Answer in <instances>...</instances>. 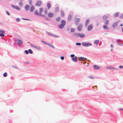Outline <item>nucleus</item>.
Instances as JSON below:
<instances>
[{
	"instance_id": "nucleus-41",
	"label": "nucleus",
	"mask_w": 123,
	"mask_h": 123,
	"mask_svg": "<svg viewBox=\"0 0 123 123\" xmlns=\"http://www.w3.org/2000/svg\"><path fill=\"white\" fill-rule=\"evenodd\" d=\"M70 27L69 26H68L67 27L66 30L67 31H69L70 29Z\"/></svg>"
},
{
	"instance_id": "nucleus-49",
	"label": "nucleus",
	"mask_w": 123,
	"mask_h": 123,
	"mask_svg": "<svg viewBox=\"0 0 123 123\" xmlns=\"http://www.w3.org/2000/svg\"><path fill=\"white\" fill-rule=\"evenodd\" d=\"M119 18L121 19H123V13L121 15Z\"/></svg>"
},
{
	"instance_id": "nucleus-2",
	"label": "nucleus",
	"mask_w": 123,
	"mask_h": 123,
	"mask_svg": "<svg viewBox=\"0 0 123 123\" xmlns=\"http://www.w3.org/2000/svg\"><path fill=\"white\" fill-rule=\"evenodd\" d=\"M15 42H18L17 44L19 46L22 45L23 44V41L20 39H16L15 40Z\"/></svg>"
},
{
	"instance_id": "nucleus-39",
	"label": "nucleus",
	"mask_w": 123,
	"mask_h": 123,
	"mask_svg": "<svg viewBox=\"0 0 123 123\" xmlns=\"http://www.w3.org/2000/svg\"><path fill=\"white\" fill-rule=\"evenodd\" d=\"M41 41L42 42V43H43L44 44H45L46 45H47V44L48 43H47L46 41H44L42 40H41Z\"/></svg>"
},
{
	"instance_id": "nucleus-59",
	"label": "nucleus",
	"mask_w": 123,
	"mask_h": 123,
	"mask_svg": "<svg viewBox=\"0 0 123 123\" xmlns=\"http://www.w3.org/2000/svg\"><path fill=\"white\" fill-rule=\"evenodd\" d=\"M45 19H46V20H50V19H49V18H45Z\"/></svg>"
},
{
	"instance_id": "nucleus-8",
	"label": "nucleus",
	"mask_w": 123,
	"mask_h": 123,
	"mask_svg": "<svg viewBox=\"0 0 123 123\" xmlns=\"http://www.w3.org/2000/svg\"><path fill=\"white\" fill-rule=\"evenodd\" d=\"M30 46H31V47H33L35 48L36 49H37L38 50V49H41V48L40 47H37V46H35L33 45L32 44H30Z\"/></svg>"
},
{
	"instance_id": "nucleus-53",
	"label": "nucleus",
	"mask_w": 123,
	"mask_h": 123,
	"mask_svg": "<svg viewBox=\"0 0 123 123\" xmlns=\"http://www.w3.org/2000/svg\"><path fill=\"white\" fill-rule=\"evenodd\" d=\"M16 20L17 22H19L20 21V19L19 18H17L16 19Z\"/></svg>"
},
{
	"instance_id": "nucleus-61",
	"label": "nucleus",
	"mask_w": 123,
	"mask_h": 123,
	"mask_svg": "<svg viewBox=\"0 0 123 123\" xmlns=\"http://www.w3.org/2000/svg\"><path fill=\"white\" fill-rule=\"evenodd\" d=\"M111 47L112 48L113 47V45L112 44H111Z\"/></svg>"
},
{
	"instance_id": "nucleus-25",
	"label": "nucleus",
	"mask_w": 123,
	"mask_h": 123,
	"mask_svg": "<svg viewBox=\"0 0 123 123\" xmlns=\"http://www.w3.org/2000/svg\"><path fill=\"white\" fill-rule=\"evenodd\" d=\"M99 42V41L98 40H96L94 42V44L96 45H97Z\"/></svg>"
},
{
	"instance_id": "nucleus-38",
	"label": "nucleus",
	"mask_w": 123,
	"mask_h": 123,
	"mask_svg": "<svg viewBox=\"0 0 123 123\" xmlns=\"http://www.w3.org/2000/svg\"><path fill=\"white\" fill-rule=\"evenodd\" d=\"M5 33H1L0 34V36L1 37H3L5 36L4 34Z\"/></svg>"
},
{
	"instance_id": "nucleus-33",
	"label": "nucleus",
	"mask_w": 123,
	"mask_h": 123,
	"mask_svg": "<svg viewBox=\"0 0 123 123\" xmlns=\"http://www.w3.org/2000/svg\"><path fill=\"white\" fill-rule=\"evenodd\" d=\"M118 15L119 13L118 12H117L114 14V16L115 17H117L118 16Z\"/></svg>"
},
{
	"instance_id": "nucleus-15",
	"label": "nucleus",
	"mask_w": 123,
	"mask_h": 123,
	"mask_svg": "<svg viewBox=\"0 0 123 123\" xmlns=\"http://www.w3.org/2000/svg\"><path fill=\"white\" fill-rule=\"evenodd\" d=\"M93 28V26L92 25H90L88 26L87 27V30L89 31H91Z\"/></svg>"
},
{
	"instance_id": "nucleus-31",
	"label": "nucleus",
	"mask_w": 123,
	"mask_h": 123,
	"mask_svg": "<svg viewBox=\"0 0 123 123\" xmlns=\"http://www.w3.org/2000/svg\"><path fill=\"white\" fill-rule=\"evenodd\" d=\"M59 9L58 7H56L55 8V11L56 12H57L59 11Z\"/></svg>"
},
{
	"instance_id": "nucleus-60",
	"label": "nucleus",
	"mask_w": 123,
	"mask_h": 123,
	"mask_svg": "<svg viewBox=\"0 0 123 123\" xmlns=\"http://www.w3.org/2000/svg\"><path fill=\"white\" fill-rule=\"evenodd\" d=\"M99 25V23H97L96 25L97 26H98Z\"/></svg>"
},
{
	"instance_id": "nucleus-22",
	"label": "nucleus",
	"mask_w": 123,
	"mask_h": 123,
	"mask_svg": "<svg viewBox=\"0 0 123 123\" xmlns=\"http://www.w3.org/2000/svg\"><path fill=\"white\" fill-rule=\"evenodd\" d=\"M47 45H48L49 46L52 47V48L53 49L55 48V47L53 46V45L50 43H48L47 44Z\"/></svg>"
},
{
	"instance_id": "nucleus-62",
	"label": "nucleus",
	"mask_w": 123,
	"mask_h": 123,
	"mask_svg": "<svg viewBox=\"0 0 123 123\" xmlns=\"http://www.w3.org/2000/svg\"><path fill=\"white\" fill-rule=\"evenodd\" d=\"M123 25V24H120V26H122Z\"/></svg>"
},
{
	"instance_id": "nucleus-55",
	"label": "nucleus",
	"mask_w": 123,
	"mask_h": 123,
	"mask_svg": "<svg viewBox=\"0 0 123 123\" xmlns=\"http://www.w3.org/2000/svg\"><path fill=\"white\" fill-rule=\"evenodd\" d=\"M22 19L23 20H29V19H28L25 18H22Z\"/></svg>"
},
{
	"instance_id": "nucleus-32",
	"label": "nucleus",
	"mask_w": 123,
	"mask_h": 123,
	"mask_svg": "<svg viewBox=\"0 0 123 123\" xmlns=\"http://www.w3.org/2000/svg\"><path fill=\"white\" fill-rule=\"evenodd\" d=\"M23 5V3L22 1L19 2V5L20 6H22Z\"/></svg>"
},
{
	"instance_id": "nucleus-57",
	"label": "nucleus",
	"mask_w": 123,
	"mask_h": 123,
	"mask_svg": "<svg viewBox=\"0 0 123 123\" xmlns=\"http://www.w3.org/2000/svg\"><path fill=\"white\" fill-rule=\"evenodd\" d=\"M12 67L14 68H16V69H17V67L16 66H12Z\"/></svg>"
},
{
	"instance_id": "nucleus-34",
	"label": "nucleus",
	"mask_w": 123,
	"mask_h": 123,
	"mask_svg": "<svg viewBox=\"0 0 123 123\" xmlns=\"http://www.w3.org/2000/svg\"><path fill=\"white\" fill-rule=\"evenodd\" d=\"M29 2L30 5L31 6L32 5V1L31 0H29Z\"/></svg>"
},
{
	"instance_id": "nucleus-16",
	"label": "nucleus",
	"mask_w": 123,
	"mask_h": 123,
	"mask_svg": "<svg viewBox=\"0 0 123 123\" xmlns=\"http://www.w3.org/2000/svg\"><path fill=\"white\" fill-rule=\"evenodd\" d=\"M72 60L75 62H76L78 60L77 57L76 56H75L74 57L72 58Z\"/></svg>"
},
{
	"instance_id": "nucleus-29",
	"label": "nucleus",
	"mask_w": 123,
	"mask_h": 123,
	"mask_svg": "<svg viewBox=\"0 0 123 123\" xmlns=\"http://www.w3.org/2000/svg\"><path fill=\"white\" fill-rule=\"evenodd\" d=\"M74 36L76 37H77L78 36V33L75 32L73 33Z\"/></svg>"
},
{
	"instance_id": "nucleus-17",
	"label": "nucleus",
	"mask_w": 123,
	"mask_h": 123,
	"mask_svg": "<svg viewBox=\"0 0 123 123\" xmlns=\"http://www.w3.org/2000/svg\"><path fill=\"white\" fill-rule=\"evenodd\" d=\"M72 17V15L71 14H69L68 15V21H70L71 20Z\"/></svg>"
},
{
	"instance_id": "nucleus-12",
	"label": "nucleus",
	"mask_w": 123,
	"mask_h": 123,
	"mask_svg": "<svg viewBox=\"0 0 123 123\" xmlns=\"http://www.w3.org/2000/svg\"><path fill=\"white\" fill-rule=\"evenodd\" d=\"M41 4V1H38L36 3L35 5L36 6H40Z\"/></svg>"
},
{
	"instance_id": "nucleus-13",
	"label": "nucleus",
	"mask_w": 123,
	"mask_h": 123,
	"mask_svg": "<svg viewBox=\"0 0 123 123\" xmlns=\"http://www.w3.org/2000/svg\"><path fill=\"white\" fill-rule=\"evenodd\" d=\"M48 16L49 18H52L54 16V14L52 13L49 12L48 14Z\"/></svg>"
},
{
	"instance_id": "nucleus-36",
	"label": "nucleus",
	"mask_w": 123,
	"mask_h": 123,
	"mask_svg": "<svg viewBox=\"0 0 123 123\" xmlns=\"http://www.w3.org/2000/svg\"><path fill=\"white\" fill-rule=\"evenodd\" d=\"M7 74L6 72L4 73L3 74V76L4 77H6L7 76Z\"/></svg>"
},
{
	"instance_id": "nucleus-52",
	"label": "nucleus",
	"mask_w": 123,
	"mask_h": 123,
	"mask_svg": "<svg viewBox=\"0 0 123 123\" xmlns=\"http://www.w3.org/2000/svg\"><path fill=\"white\" fill-rule=\"evenodd\" d=\"M75 56V55L73 54H71L70 55V57H71L73 58Z\"/></svg>"
},
{
	"instance_id": "nucleus-21",
	"label": "nucleus",
	"mask_w": 123,
	"mask_h": 123,
	"mask_svg": "<svg viewBox=\"0 0 123 123\" xmlns=\"http://www.w3.org/2000/svg\"><path fill=\"white\" fill-rule=\"evenodd\" d=\"M61 18L60 17H58L55 20L57 22H59L60 21V20H61Z\"/></svg>"
},
{
	"instance_id": "nucleus-56",
	"label": "nucleus",
	"mask_w": 123,
	"mask_h": 123,
	"mask_svg": "<svg viewBox=\"0 0 123 123\" xmlns=\"http://www.w3.org/2000/svg\"><path fill=\"white\" fill-rule=\"evenodd\" d=\"M119 68H123V66H119Z\"/></svg>"
},
{
	"instance_id": "nucleus-10",
	"label": "nucleus",
	"mask_w": 123,
	"mask_h": 123,
	"mask_svg": "<svg viewBox=\"0 0 123 123\" xmlns=\"http://www.w3.org/2000/svg\"><path fill=\"white\" fill-rule=\"evenodd\" d=\"M25 10L28 11L30 8V6L28 5H26L25 6Z\"/></svg>"
},
{
	"instance_id": "nucleus-58",
	"label": "nucleus",
	"mask_w": 123,
	"mask_h": 123,
	"mask_svg": "<svg viewBox=\"0 0 123 123\" xmlns=\"http://www.w3.org/2000/svg\"><path fill=\"white\" fill-rule=\"evenodd\" d=\"M115 70H118V69L117 68H114V69Z\"/></svg>"
},
{
	"instance_id": "nucleus-1",
	"label": "nucleus",
	"mask_w": 123,
	"mask_h": 123,
	"mask_svg": "<svg viewBox=\"0 0 123 123\" xmlns=\"http://www.w3.org/2000/svg\"><path fill=\"white\" fill-rule=\"evenodd\" d=\"M66 22L64 20H62L61 21V24L58 25L60 29L63 28L66 25Z\"/></svg>"
},
{
	"instance_id": "nucleus-27",
	"label": "nucleus",
	"mask_w": 123,
	"mask_h": 123,
	"mask_svg": "<svg viewBox=\"0 0 123 123\" xmlns=\"http://www.w3.org/2000/svg\"><path fill=\"white\" fill-rule=\"evenodd\" d=\"M43 9L42 8H41L39 9V13H41L43 11Z\"/></svg>"
},
{
	"instance_id": "nucleus-48",
	"label": "nucleus",
	"mask_w": 123,
	"mask_h": 123,
	"mask_svg": "<svg viewBox=\"0 0 123 123\" xmlns=\"http://www.w3.org/2000/svg\"><path fill=\"white\" fill-rule=\"evenodd\" d=\"M6 14H7L9 16L10 15V13L7 11H6Z\"/></svg>"
},
{
	"instance_id": "nucleus-44",
	"label": "nucleus",
	"mask_w": 123,
	"mask_h": 123,
	"mask_svg": "<svg viewBox=\"0 0 123 123\" xmlns=\"http://www.w3.org/2000/svg\"><path fill=\"white\" fill-rule=\"evenodd\" d=\"M114 68L112 67L111 66H108V69H114Z\"/></svg>"
},
{
	"instance_id": "nucleus-24",
	"label": "nucleus",
	"mask_w": 123,
	"mask_h": 123,
	"mask_svg": "<svg viewBox=\"0 0 123 123\" xmlns=\"http://www.w3.org/2000/svg\"><path fill=\"white\" fill-rule=\"evenodd\" d=\"M61 14L62 17H63L64 16V13L62 10H61Z\"/></svg>"
},
{
	"instance_id": "nucleus-9",
	"label": "nucleus",
	"mask_w": 123,
	"mask_h": 123,
	"mask_svg": "<svg viewBox=\"0 0 123 123\" xmlns=\"http://www.w3.org/2000/svg\"><path fill=\"white\" fill-rule=\"evenodd\" d=\"M80 20V19L78 18H76L75 19V23L76 25H78Z\"/></svg>"
},
{
	"instance_id": "nucleus-30",
	"label": "nucleus",
	"mask_w": 123,
	"mask_h": 123,
	"mask_svg": "<svg viewBox=\"0 0 123 123\" xmlns=\"http://www.w3.org/2000/svg\"><path fill=\"white\" fill-rule=\"evenodd\" d=\"M117 43L119 45H122V43H120L118 41L119 40V39H117Z\"/></svg>"
},
{
	"instance_id": "nucleus-20",
	"label": "nucleus",
	"mask_w": 123,
	"mask_h": 123,
	"mask_svg": "<svg viewBox=\"0 0 123 123\" xmlns=\"http://www.w3.org/2000/svg\"><path fill=\"white\" fill-rule=\"evenodd\" d=\"M47 7L48 9H49L51 7V6L50 3L48 2L47 4Z\"/></svg>"
},
{
	"instance_id": "nucleus-11",
	"label": "nucleus",
	"mask_w": 123,
	"mask_h": 123,
	"mask_svg": "<svg viewBox=\"0 0 123 123\" xmlns=\"http://www.w3.org/2000/svg\"><path fill=\"white\" fill-rule=\"evenodd\" d=\"M79 59L80 60H81L83 61H85L87 60V59L86 58L82 57H80L79 58Z\"/></svg>"
},
{
	"instance_id": "nucleus-54",
	"label": "nucleus",
	"mask_w": 123,
	"mask_h": 123,
	"mask_svg": "<svg viewBox=\"0 0 123 123\" xmlns=\"http://www.w3.org/2000/svg\"><path fill=\"white\" fill-rule=\"evenodd\" d=\"M105 24H108V20H106L105 22Z\"/></svg>"
},
{
	"instance_id": "nucleus-6",
	"label": "nucleus",
	"mask_w": 123,
	"mask_h": 123,
	"mask_svg": "<svg viewBox=\"0 0 123 123\" xmlns=\"http://www.w3.org/2000/svg\"><path fill=\"white\" fill-rule=\"evenodd\" d=\"M78 36L80 38H83L84 37L86 36V35L83 33H78Z\"/></svg>"
},
{
	"instance_id": "nucleus-50",
	"label": "nucleus",
	"mask_w": 123,
	"mask_h": 123,
	"mask_svg": "<svg viewBox=\"0 0 123 123\" xmlns=\"http://www.w3.org/2000/svg\"><path fill=\"white\" fill-rule=\"evenodd\" d=\"M88 77L92 79H94V78L92 76H89Z\"/></svg>"
},
{
	"instance_id": "nucleus-63",
	"label": "nucleus",
	"mask_w": 123,
	"mask_h": 123,
	"mask_svg": "<svg viewBox=\"0 0 123 123\" xmlns=\"http://www.w3.org/2000/svg\"><path fill=\"white\" fill-rule=\"evenodd\" d=\"M121 30H122V31L123 32V27L122 28Z\"/></svg>"
},
{
	"instance_id": "nucleus-43",
	"label": "nucleus",
	"mask_w": 123,
	"mask_h": 123,
	"mask_svg": "<svg viewBox=\"0 0 123 123\" xmlns=\"http://www.w3.org/2000/svg\"><path fill=\"white\" fill-rule=\"evenodd\" d=\"M38 16L43 17L44 16V15L41 14V13H39L38 14Z\"/></svg>"
},
{
	"instance_id": "nucleus-19",
	"label": "nucleus",
	"mask_w": 123,
	"mask_h": 123,
	"mask_svg": "<svg viewBox=\"0 0 123 123\" xmlns=\"http://www.w3.org/2000/svg\"><path fill=\"white\" fill-rule=\"evenodd\" d=\"M117 22H114L112 25V26L113 27L115 28L117 27Z\"/></svg>"
},
{
	"instance_id": "nucleus-35",
	"label": "nucleus",
	"mask_w": 123,
	"mask_h": 123,
	"mask_svg": "<svg viewBox=\"0 0 123 123\" xmlns=\"http://www.w3.org/2000/svg\"><path fill=\"white\" fill-rule=\"evenodd\" d=\"M28 50L29 53L30 54H32L33 53V51L31 49H29Z\"/></svg>"
},
{
	"instance_id": "nucleus-45",
	"label": "nucleus",
	"mask_w": 123,
	"mask_h": 123,
	"mask_svg": "<svg viewBox=\"0 0 123 123\" xmlns=\"http://www.w3.org/2000/svg\"><path fill=\"white\" fill-rule=\"evenodd\" d=\"M25 52L26 54H29L28 50H26L25 51Z\"/></svg>"
},
{
	"instance_id": "nucleus-28",
	"label": "nucleus",
	"mask_w": 123,
	"mask_h": 123,
	"mask_svg": "<svg viewBox=\"0 0 123 123\" xmlns=\"http://www.w3.org/2000/svg\"><path fill=\"white\" fill-rule=\"evenodd\" d=\"M34 14L36 15H38L39 13L38 11L37 10H36L34 12Z\"/></svg>"
},
{
	"instance_id": "nucleus-47",
	"label": "nucleus",
	"mask_w": 123,
	"mask_h": 123,
	"mask_svg": "<svg viewBox=\"0 0 123 123\" xmlns=\"http://www.w3.org/2000/svg\"><path fill=\"white\" fill-rule=\"evenodd\" d=\"M103 28L104 29H108V27H107L106 25H104L103 26Z\"/></svg>"
},
{
	"instance_id": "nucleus-14",
	"label": "nucleus",
	"mask_w": 123,
	"mask_h": 123,
	"mask_svg": "<svg viewBox=\"0 0 123 123\" xmlns=\"http://www.w3.org/2000/svg\"><path fill=\"white\" fill-rule=\"evenodd\" d=\"M89 21L90 20L88 19H87L86 20L85 24V27H86L87 26V25L89 23Z\"/></svg>"
},
{
	"instance_id": "nucleus-42",
	"label": "nucleus",
	"mask_w": 123,
	"mask_h": 123,
	"mask_svg": "<svg viewBox=\"0 0 123 123\" xmlns=\"http://www.w3.org/2000/svg\"><path fill=\"white\" fill-rule=\"evenodd\" d=\"M0 33H5V31L4 30H0Z\"/></svg>"
},
{
	"instance_id": "nucleus-4",
	"label": "nucleus",
	"mask_w": 123,
	"mask_h": 123,
	"mask_svg": "<svg viewBox=\"0 0 123 123\" xmlns=\"http://www.w3.org/2000/svg\"><path fill=\"white\" fill-rule=\"evenodd\" d=\"M46 33L49 36H51L54 37H58L59 36H56L54 34H52L51 33L49 32H46Z\"/></svg>"
},
{
	"instance_id": "nucleus-23",
	"label": "nucleus",
	"mask_w": 123,
	"mask_h": 123,
	"mask_svg": "<svg viewBox=\"0 0 123 123\" xmlns=\"http://www.w3.org/2000/svg\"><path fill=\"white\" fill-rule=\"evenodd\" d=\"M35 9V8L33 6H32L31 7V9H30V12H32L33 11L34 9Z\"/></svg>"
},
{
	"instance_id": "nucleus-51",
	"label": "nucleus",
	"mask_w": 123,
	"mask_h": 123,
	"mask_svg": "<svg viewBox=\"0 0 123 123\" xmlns=\"http://www.w3.org/2000/svg\"><path fill=\"white\" fill-rule=\"evenodd\" d=\"M60 58L62 60H63L64 59V57L63 56H61L60 57Z\"/></svg>"
},
{
	"instance_id": "nucleus-18",
	"label": "nucleus",
	"mask_w": 123,
	"mask_h": 123,
	"mask_svg": "<svg viewBox=\"0 0 123 123\" xmlns=\"http://www.w3.org/2000/svg\"><path fill=\"white\" fill-rule=\"evenodd\" d=\"M93 67L95 69L98 70L99 69L100 67L99 66H98L96 65H94Z\"/></svg>"
},
{
	"instance_id": "nucleus-37",
	"label": "nucleus",
	"mask_w": 123,
	"mask_h": 123,
	"mask_svg": "<svg viewBox=\"0 0 123 123\" xmlns=\"http://www.w3.org/2000/svg\"><path fill=\"white\" fill-rule=\"evenodd\" d=\"M75 31V29L73 28H71V32H74Z\"/></svg>"
},
{
	"instance_id": "nucleus-5",
	"label": "nucleus",
	"mask_w": 123,
	"mask_h": 123,
	"mask_svg": "<svg viewBox=\"0 0 123 123\" xmlns=\"http://www.w3.org/2000/svg\"><path fill=\"white\" fill-rule=\"evenodd\" d=\"M11 6L13 8L17 10H20V8L19 6H15L13 5H11Z\"/></svg>"
},
{
	"instance_id": "nucleus-7",
	"label": "nucleus",
	"mask_w": 123,
	"mask_h": 123,
	"mask_svg": "<svg viewBox=\"0 0 123 123\" xmlns=\"http://www.w3.org/2000/svg\"><path fill=\"white\" fill-rule=\"evenodd\" d=\"M82 27V24H79L77 27V30L79 31H80L81 30V28Z\"/></svg>"
},
{
	"instance_id": "nucleus-26",
	"label": "nucleus",
	"mask_w": 123,
	"mask_h": 123,
	"mask_svg": "<svg viewBox=\"0 0 123 123\" xmlns=\"http://www.w3.org/2000/svg\"><path fill=\"white\" fill-rule=\"evenodd\" d=\"M108 18V16H104L102 18V19L103 20H105V19H106Z\"/></svg>"
},
{
	"instance_id": "nucleus-46",
	"label": "nucleus",
	"mask_w": 123,
	"mask_h": 123,
	"mask_svg": "<svg viewBox=\"0 0 123 123\" xmlns=\"http://www.w3.org/2000/svg\"><path fill=\"white\" fill-rule=\"evenodd\" d=\"M44 14L45 15L47 14V11L46 9L44 10Z\"/></svg>"
},
{
	"instance_id": "nucleus-64",
	"label": "nucleus",
	"mask_w": 123,
	"mask_h": 123,
	"mask_svg": "<svg viewBox=\"0 0 123 123\" xmlns=\"http://www.w3.org/2000/svg\"><path fill=\"white\" fill-rule=\"evenodd\" d=\"M113 50V49H112V48L111 49V50H110V51H112Z\"/></svg>"
},
{
	"instance_id": "nucleus-3",
	"label": "nucleus",
	"mask_w": 123,
	"mask_h": 123,
	"mask_svg": "<svg viewBox=\"0 0 123 123\" xmlns=\"http://www.w3.org/2000/svg\"><path fill=\"white\" fill-rule=\"evenodd\" d=\"M82 45L84 47H88L92 46V44L90 43H86L83 42L82 43Z\"/></svg>"
},
{
	"instance_id": "nucleus-40",
	"label": "nucleus",
	"mask_w": 123,
	"mask_h": 123,
	"mask_svg": "<svg viewBox=\"0 0 123 123\" xmlns=\"http://www.w3.org/2000/svg\"><path fill=\"white\" fill-rule=\"evenodd\" d=\"M76 45L77 46H80L81 45V43H76Z\"/></svg>"
}]
</instances>
